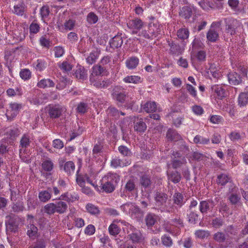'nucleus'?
Wrapping results in <instances>:
<instances>
[{
    "label": "nucleus",
    "mask_w": 248,
    "mask_h": 248,
    "mask_svg": "<svg viewBox=\"0 0 248 248\" xmlns=\"http://www.w3.org/2000/svg\"><path fill=\"white\" fill-rule=\"evenodd\" d=\"M119 180V176L117 174L108 173L104 176L100 181L99 186L98 185L99 190H97L111 193L114 190Z\"/></svg>",
    "instance_id": "nucleus-1"
},
{
    "label": "nucleus",
    "mask_w": 248,
    "mask_h": 248,
    "mask_svg": "<svg viewBox=\"0 0 248 248\" xmlns=\"http://www.w3.org/2000/svg\"><path fill=\"white\" fill-rule=\"evenodd\" d=\"M154 199L155 205L162 212L173 213L175 211L176 206L171 204L170 201L168 202V196L167 194L161 192H156L155 195Z\"/></svg>",
    "instance_id": "nucleus-2"
},
{
    "label": "nucleus",
    "mask_w": 248,
    "mask_h": 248,
    "mask_svg": "<svg viewBox=\"0 0 248 248\" xmlns=\"http://www.w3.org/2000/svg\"><path fill=\"white\" fill-rule=\"evenodd\" d=\"M112 95L114 100L121 103L125 102L130 104L134 102L133 98L128 95L124 89L120 87H115L113 89Z\"/></svg>",
    "instance_id": "nucleus-3"
},
{
    "label": "nucleus",
    "mask_w": 248,
    "mask_h": 248,
    "mask_svg": "<svg viewBox=\"0 0 248 248\" xmlns=\"http://www.w3.org/2000/svg\"><path fill=\"white\" fill-rule=\"evenodd\" d=\"M220 24V22H214L212 24L210 29L206 34V38L208 41L215 42L218 39Z\"/></svg>",
    "instance_id": "nucleus-4"
},
{
    "label": "nucleus",
    "mask_w": 248,
    "mask_h": 248,
    "mask_svg": "<svg viewBox=\"0 0 248 248\" xmlns=\"http://www.w3.org/2000/svg\"><path fill=\"white\" fill-rule=\"evenodd\" d=\"M171 226L169 228L166 227V231L173 234H176L179 232V230L181 228L184 227L183 220L180 217H177L172 219L171 220Z\"/></svg>",
    "instance_id": "nucleus-5"
},
{
    "label": "nucleus",
    "mask_w": 248,
    "mask_h": 248,
    "mask_svg": "<svg viewBox=\"0 0 248 248\" xmlns=\"http://www.w3.org/2000/svg\"><path fill=\"white\" fill-rule=\"evenodd\" d=\"M127 238L131 240L133 243H144L145 238L140 231L133 229L131 232H129Z\"/></svg>",
    "instance_id": "nucleus-6"
},
{
    "label": "nucleus",
    "mask_w": 248,
    "mask_h": 248,
    "mask_svg": "<svg viewBox=\"0 0 248 248\" xmlns=\"http://www.w3.org/2000/svg\"><path fill=\"white\" fill-rule=\"evenodd\" d=\"M128 28L132 30L133 34H137L144 26L143 22L140 18H135L130 20L127 23Z\"/></svg>",
    "instance_id": "nucleus-7"
},
{
    "label": "nucleus",
    "mask_w": 248,
    "mask_h": 248,
    "mask_svg": "<svg viewBox=\"0 0 248 248\" xmlns=\"http://www.w3.org/2000/svg\"><path fill=\"white\" fill-rule=\"evenodd\" d=\"M21 105L16 103H11L7 108L6 115L8 119L14 118L18 114Z\"/></svg>",
    "instance_id": "nucleus-8"
},
{
    "label": "nucleus",
    "mask_w": 248,
    "mask_h": 248,
    "mask_svg": "<svg viewBox=\"0 0 248 248\" xmlns=\"http://www.w3.org/2000/svg\"><path fill=\"white\" fill-rule=\"evenodd\" d=\"M76 181L77 184L80 186H83L87 183L90 184L93 186L95 189L99 190L98 188V185H95L93 183L87 175H83L78 174V171L77 174Z\"/></svg>",
    "instance_id": "nucleus-9"
},
{
    "label": "nucleus",
    "mask_w": 248,
    "mask_h": 248,
    "mask_svg": "<svg viewBox=\"0 0 248 248\" xmlns=\"http://www.w3.org/2000/svg\"><path fill=\"white\" fill-rule=\"evenodd\" d=\"M63 111L62 107L59 105H50L48 109L49 116L52 119L59 118Z\"/></svg>",
    "instance_id": "nucleus-10"
},
{
    "label": "nucleus",
    "mask_w": 248,
    "mask_h": 248,
    "mask_svg": "<svg viewBox=\"0 0 248 248\" xmlns=\"http://www.w3.org/2000/svg\"><path fill=\"white\" fill-rule=\"evenodd\" d=\"M239 25V22L236 19H232L229 20L226 22V32L231 35H234L236 33V29Z\"/></svg>",
    "instance_id": "nucleus-11"
},
{
    "label": "nucleus",
    "mask_w": 248,
    "mask_h": 248,
    "mask_svg": "<svg viewBox=\"0 0 248 248\" xmlns=\"http://www.w3.org/2000/svg\"><path fill=\"white\" fill-rule=\"evenodd\" d=\"M90 81L92 84L99 89L106 88L111 84V82L109 79L99 78H98L95 79L91 78V80Z\"/></svg>",
    "instance_id": "nucleus-12"
},
{
    "label": "nucleus",
    "mask_w": 248,
    "mask_h": 248,
    "mask_svg": "<svg viewBox=\"0 0 248 248\" xmlns=\"http://www.w3.org/2000/svg\"><path fill=\"white\" fill-rule=\"evenodd\" d=\"M214 206V202L212 200L202 201L200 203L199 209L202 214H205L212 210Z\"/></svg>",
    "instance_id": "nucleus-13"
},
{
    "label": "nucleus",
    "mask_w": 248,
    "mask_h": 248,
    "mask_svg": "<svg viewBox=\"0 0 248 248\" xmlns=\"http://www.w3.org/2000/svg\"><path fill=\"white\" fill-rule=\"evenodd\" d=\"M228 81L232 85H238L242 82V77L236 72H230L228 74Z\"/></svg>",
    "instance_id": "nucleus-14"
},
{
    "label": "nucleus",
    "mask_w": 248,
    "mask_h": 248,
    "mask_svg": "<svg viewBox=\"0 0 248 248\" xmlns=\"http://www.w3.org/2000/svg\"><path fill=\"white\" fill-rule=\"evenodd\" d=\"M106 71V67L102 66L100 64H96L94 65L92 68V73L90 76V80L91 78H98V76L101 75Z\"/></svg>",
    "instance_id": "nucleus-15"
},
{
    "label": "nucleus",
    "mask_w": 248,
    "mask_h": 248,
    "mask_svg": "<svg viewBox=\"0 0 248 248\" xmlns=\"http://www.w3.org/2000/svg\"><path fill=\"white\" fill-rule=\"evenodd\" d=\"M63 163V161L60 162L59 165L60 169H63L64 171L68 175L74 173L75 169L74 163L72 161H67L64 164Z\"/></svg>",
    "instance_id": "nucleus-16"
},
{
    "label": "nucleus",
    "mask_w": 248,
    "mask_h": 248,
    "mask_svg": "<svg viewBox=\"0 0 248 248\" xmlns=\"http://www.w3.org/2000/svg\"><path fill=\"white\" fill-rule=\"evenodd\" d=\"M51 188L48 187L47 190L39 192L38 194L39 200L43 202H48L51 198Z\"/></svg>",
    "instance_id": "nucleus-17"
},
{
    "label": "nucleus",
    "mask_w": 248,
    "mask_h": 248,
    "mask_svg": "<svg viewBox=\"0 0 248 248\" xmlns=\"http://www.w3.org/2000/svg\"><path fill=\"white\" fill-rule=\"evenodd\" d=\"M167 138L168 140L172 141H181L182 140L181 136L177 132L173 129H170L167 133Z\"/></svg>",
    "instance_id": "nucleus-18"
},
{
    "label": "nucleus",
    "mask_w": 248,
    "mask_h": 248,
    "mask_svg": "<svg viewBox=\"0 0 248 248\" xmlns=\"http://www.w3.org/2000/svg\"><path fill=\"white\" fill-rule=\"evenodd\" d=\"M232 181L231 177L227 174L221 173L217 175V183L221 186H225L227 183Z\"/></svg>",
    "instance_id": "nucleus-19"
},
{
    "label": "nucleus",
    "mask_w": 248,
    "mask_h": 248,
    "mask_svg": "<svg viewBox=\"0 0 248 248\" xmlns=\"http://www.w3.org/2000/svg\"><path fill=\"white\" fill-rule=\"evenodd\" d=\"M34 221L30 220V223L27 226V235L31 238L34 239L37 234L38 232L37 228L34 225Z\"/></svg>",
    "instance_id": "nucleus-20"
},
{
    "label": "nucleus",
    "mask_w": 248,
    "mask_h": 248,
    "mask_svg": "<svg viewBox=\"0 0 248 248\" xmlns=\"http://www.w3.org/2000/svg\"><path fill=\"white\" fill-rule=\"evenodd\" d=\"M211 89L217 94L219 99H222L226 96L225 89L220 86L215 85L212 86Z\"/></svg>",
    "instance_id": "nucleus-21"
},
{
    "label": "nucleus",
    "mask_w": 248,
    "mask_h": 248,
    "mask_svg": "<svg viewBox=\"0 0 248 248\" xmlns=\"http://www.w3.org/2000/svg\"><path fill=\"white\" fill-rule=\"evenodd\" d=\"M120 222V221L115 220L113 222L109 225L108 227V232L110 234L116 236L119 233L121 229L119 225L117 224Z\"/></svg>",
    "instance_id": "nucleus-22"
},
{
    "label": "nucleus",
    "mask_w": 248,
    "mask_h": 248,
    "mask_svg": "<svg viewBox=\"0 0 248 248\" xmlns=\"http://www.w3.org/2000/svg\"><path fill=\"white\" fill-rule=\"evenodd\" d=\"M172 200L173 204H176L178 207H181L185 203L184 195L179 192H175L173 195Z\"/></svg>",
    "instance_id": "nucleus-23"
},
{
    "label": "nucleus",
    "mask_w": 248,
    "mask_h": 248,
    "mask_svg": "<svg viewBox=\"0 0 248 248\" xmlns=\"http://www.w3.org/2000/svg\"><path fill=\"white\" fill-rule=\"evenodd\" d=\"M123 43V40L121 35H116L110 40L109 42L111 47L117 48L121 46Z\"/></svg>",
    "instance_id": "nucleus-24"
},
{
    "label": "nucleus",
    "mask_w": 248,
    "mask_h": 248,
    "mask_svg": "<svg viewBox=\"0 0 248 248\" xmlns=\"http://www.w3.org/2000/svg\"><path fill=\"white\" fill-rule=\"evenodd\" d=\"M134 130L138 132H144L147 128V126L143 119H138L137 121H135Z\"/></svg>",
    "instance_id": "nucleus-25"
},
{
    "label": "nucleus",
    "mask_w": 248,
    "mask_h": 248,
    "mask_svg": "<svg viewBox=\"0 0 248 248\" xmlns=\"http://www.w3.org/2000/svg\"><path fill=\"white\" fill-rule=\"evenodd\" d=\"M62 200L56 202L54 203L56 206V211L59 214H63L66 212L67 209V204L64 202L62 201Z\"/></svg>",
    "instance_id": "nucleus-26"
},
{
    "label": "nucleus",
    "mask_w": 248,
    "mask_h": 248,
    "mask_svg": "<svg viewBox=\"0 0 248 248\" xmlns=\"http://www.w3.org/2000/svg\"><path fill=\"white\" fill-rule=\"evenodd\" d=\"M142 108L147 113L155 112L157 107L155 102H147L144 105H141Z\"/></svg>",
    "instance_id": "nucleus-27"
},
{
    "label": "nucleus",
    "mask_w": 248,
    "mask_h": 248,
    "mask_svg": "<svg viewBox=\"0 0 248 248\" xmlns=\"http://www.w3.org/2000/svg\"><path fill=\"white\" fill-rule=\"evenodd\" d=\"M139 62V59L136 57H132L128 59L125 62L126 67L129 69H135Z\"/></svg>",
    "instance_id": "nucleus-28"
},
{
    "label": "nucleus",
    "mask_w": 248,
    "mask_h": 248,
    "mask_svg": "<svg viewBox=\"0 0 248 248\" xmlns=\"http://www.w3.org/2000/svg\"><path fill=\"white\" fill-rule=\"evenodd\" d=\"M193 141L195 144H197L207 145L210 143V140L208 137L206 138L198 135L194 137Z\"/></svg>",
    "instance_id": "nucleus-29"
},
{
    "label": "nucleus",
    "mask_w": 248,
    "mask_h": 248,
    "mask_svg": "<svg viewBox=\"0 0 248 248\" xmlns=\"http://www.w3.org/2000/svg\"><path fill=\"white\" fill-rule=\"evenodd\" d=\"M146 224L148 228L152 227L156 222L157 216L154 214H148L145 218Z\"/></svg>",
    "instance_id": "nucleus-30"
},
{
    "label": "nucleus",
    "mask_w": 248,
    "mask_h": 248,
    "mask_svg": "<svg viewBox=\"0 0 248 248\" xmlns=\"http://www.w3.org/2000/svg\"><path fill=\"white\" fill-rule=\"evenodd\" d=\"M125 83L138 84L142 82L141 78L138 76H128L123 79Z\"/></svg>",
    "instance_id": "nucleus-31"
},
{
    "label": "nucleus",
    "mask_w": 248,
    "mask_h": 248,
    "mask_svg": "<svg viewBox=\"0 0 248 248\" xmlns=\"http://www.w3.org/2000/svg\"><path fill=\"white\" fill-rule=\"evenodd\" d=\"M168 180L176 184L179 183L181 179V175L179 172L175 171L168 174Z\"/></svg>",
    "instance_id": "nucleus-32"
},
{
    "label": "nucleus",
    "mask_w": 248,
    "mask_h": 248,
    "mask_svg": "<svg viewBox=\"0 0 248 248\" xmlns=\"http://www.w3.org/2000/svg\"><path fill=\"white\" fill-rule=\"evenodd\" d=\"M128 164H129L128 161H126V160H121V159L119 158V157H115L114 158H113L111 162V166L115 168L126 166Z\"/></svg>",
    "instance_id": "nucleus-33"
},
{
    "label": "nucleus",
    "mask_w": 248,
    "mask_h": 248,
    "mask_svg": "<svg viewBox=\"0 0 248 248\" xmlns=\"http://www.w3.org/2000/svg\"><path fill=\"white\" fill-rule=\"evenodd\" d=\"M248 104V96L244 93H241L238 97V105L240 107L246 106Z\"/></svg>",
    "instance_id": "nucleus-34"
},
{
    "label": "nucleus",
    "mask_w": 248,
    "mask_h": 248,
    "mask_svg": "<svg viewBox=\"0 0 248 248\" xmlns=\"http://www.w3.org/2000/svg\"><path fill=\"white\" fill-rule=\"evenodd\" d=\"M99 55V51L97 49L91 52L86 58V62L90 64L94 63L98 59Z\"/></svg>",
    "instance_id": "nucleus-35"
},
{
    "label": "nucleus",
    "mask_w": 248,
    "mask_h": 248,
    "mask_svg": "<svg viewBox=\"0 0 248 248\" xmlns=\"http://www.w3.org/2000/svg\"><path fill=\"white\" fill-rule=\"evenodd\" d=\"M192 15L191 9L187 6L183 7L179 12V15L186 19L189 18Z\"/></svg>",
    "instance_id": "nucleus-36"
},
{
    "label": "nucleus",
    "mask_w": 248,
    "mask_h": 248,
    "mask_svg": "<svg viewBox=\"0 0 248 248\" xmlns=\"http://www.w3.org/2000/svg\"><path fill=\"white\" fill-rule=\"evenodd\" d=\"M19 130L16 128H13L7 130L5 134V136L7 139H9L11 140H14L16 137L19 135Z\"/></svg>",
    "instance_id": "nucleus-37"
},
{
    "label": "nucleus",
    "mask_w": 248,
    "mask_h": 248,
    "mask_svg": "<svg viewBox=\"0 0 248 248\" xmlns=\"http://www.w3.org/2000/svg\"><path fill=\"white\" fill-rule=\"evenodd\" d=\"M25 8L24 3L15 4L14 7L13 13L18 16H22L24 13Z\"/></svg>",
    "instance_id": "nucleus-38"
},
{
    "label": "nucleus",
    "mask_w": 248,
    "mask_h": 248,
    "mask_svg": "<svg viewBox=\"0 0 248 248\" xmlns=\"http://www.w3.org/2000/svg\"><path fill=\"white\" fill-rule=\"evenodd\" d=\"M189 34V31L186 28H181L177 31V36L181 40L187 39Z\"/></svg>",
    "instance_id": "nucleus-39"
},
{
    "label": "nucleus",
    "mask_w": 248,
    "mask_h": 248,
    "mask_svg": "<svg viewBox=\"0 0 248 248\" xmlns=\"http://www.w3.org/2000/svg\"><path fill=\"white\" fill-rule=\"evenodd\" d=\"M76 77L80 79H85L87 78V74L85 69L83 67H79L75 73Z\"/></svg>",
    "instance_id": "nucleus-40"
},
{
    "label": "nucleus",
    "mask_w": 248,
    "mask_h": 248,
    "mask_svg": "<svg viewBox=\"0 0 248 248\" xmlns=\"http://www.w3.org/2000/svg\"><path fill=\"white\" fill-rule=\"evenodd\" d=\"M30 137L28 135H24L20 141V146L22 148H26L31 143Z\"/></svg>",
    "instance_id": "nucleus-41"
},
{
    "label": "nucleus",
    "mask_w": 248,
    "mask_h": 248,
    "mask_svg": "<svg viewBox=\"0 0 248 248\" xmlns=\"http://www.w3.org/2000/svg\"><path fill=\"white\" fill-rule=\"evenodd\" d=\"M55 84L50 79H43L38 83V86L40 88H44L46 87H54Z\"/></svg>",
    "instance_id": "nucleus-42"
},
{
    "label": "nucleus",
    "mask_w": 248,
    "mask_h": 248,
    "mask_svg": "<svg viewBox=\"0 0 248 248\" xmlns=\"http://www.w3.org/2000/svg\"><path fill=\"white\" fill-rule=\"evenodd\" d=\"M55 208L54 203H49L45 205L44 211L47 214L51 215L56 212Z\"/></svg>",
    "instance_id": "nucleus-43"
},
{
    "label": "nucleus",
    "mask_w": 248,
    "mask_h": 248,
    "mask_svg": "<svg viewBox=\"0 0 248 248\" xmlns=\"http://www.w3.org/2000/svg\"><path fill=\"white\" fill-rule=\"evenodd\" d=\"M42 167L44 170L50 171L53 168L54 164L51 160L47 159L43 162Z\"/></svg>",
    "instance_id": "nucleus-44"
},
{
    "label": "nucleus",
    "mask_w": 248,
    "mask_h": 248,
    "mask_svg": "<svg viewBox=\"0 0 248 248\" xmlns=\"http://www.w3.org/2000/svg\"><path fill=\"white\" fill-rule=\"evenodd\" d=\"M170 51L173 54H181L184 51V48H182L179 45L172 43L170 45Z\"/></svg>",
    "instance_id": "nucleus-45"
},
{
    "label": "nucleus",
    "mask_w": 248,
    "mask_h": 248,
    "mask_svg": "<svg viewBox=\"0 0 248 248\" xmlns=\"http://www.w3.org/2000/svg\"><path fill=\"white\" fill-rule=\"evenodd\" d=\"M186 163V161L185 157H182L180 159L173 158L172 161V166L173 168L177 169Z\"/></svg>",
    "instance_id": "nucleus-46"
},
{
    "label": "nucleus",
    "mask_w": 248,
    "mask_h": 248,
    "mask_svg": "<svg viewBox=\"0 0 248 248\" xmlns=\"http://www.w3.org/2000/svg\"><path fill=\"white\" fill-rule=\"evenodd\" d=\"M86 209L88 212L92 215H97L99 213L98 208L92 203H88L86 206Z\"/></svg>",
    "instance_id": "nucleus-47"
},
{
    "label": "nucleus",
    "mask_w": 248,
    "mask_h": 248,
    "mask_svg": "<svg viewBox=\"0 0 248 248\" xmlns=\"http://www.w3.org/2000/svg\"><path fill=\"white\" fill-rule=\"evenodd\" d=\"M33 65L36 70L41 71L46 67V63L41 59H38L36 62L34 63Z\"/></svg>",
    "instance_id": "nucleus-48"
},
{
    "label": "nucleus",
    "mask_w": 248,
    "mask_h": 248,
    "mask_svg": "<svg viewBox=\"0 0 248 248\" xmlns=\"http://www.w3.org/2000/svg\"><path fill=\"white\" fill-rule=\"evenodd\" d=\"M129 214L131 216H139L142 215V212L139 207L135 203H132Z\"/></svg>",
    "instance_id": "nucleus-49"
},
{
    "label": "nucleus",
    "mask_w": 248,
    "mask_h": 248,
    "mask_svg": "<svg viewBox=\"0 0 248 248\" xmlns=\"http://www.w3.org/2000/svg\"><path fill=\"white\" fill-rule=\"evenodd\" d=\"M195 235L196 238L203 239L209 236V232L207 231L199 230L195 232Z\"/></svg>",
    "instance_id": "nucleus-50"
},
{
    "label": "nucleus",
    "mask_w": 248,
    "mask_h": 248,
    "mask_svg": "<svg viewBox=\"0 0 248 248\" xmlns=\"http://www.w3.org/2000/svg\"><path fill=\"white\" fill-rule=\"evenodd\" d=\"M20 77L24 80H28L31 78V73L28 69H23L20 72Z\"/></svg>",
    "instance_id": "nucleus-51"
},
{
    "label": "nucleus",
    "mask_w": 248,
    "mask_h": 248,
    "mask_svg": "<svg viewBox=\"0 0 248 248\" xmlns=\"http://www.w3.org/2000/svg\"><path fill=\"white\" fill-rule=\"evenodd\" d=\"M76 199L77 198L75 196H74L68 193L62 194L59 198V200H62L68 202H72L75 201Z\"/></svg>",
    "instance_id": "nucleus-52"
},
{
    "label": "nucleus",
    "mask_w": 248,
    "mask_h": 248,
    "mask_svg": "<svg viewBox=\"0 0 248 248\" xmlns=\"http://www.w3.org/2000/svg\"><path fill=\"white\" fill-rule=\"evenodd\" d=\"M88 109V105L87 103L84 102L79 103L77 107V112L80 114L86 113Z\"/></svg>",
    "instance_id": "nucleus-53"
},
{
    "label": "nucleus",
    "mask_w": 248,
    "mask_h": 248,
    "mask_svg": "<svg viewBox=\"0 0 248 248\" xmlns=\"http://www.w3.org/2000/svg\"><path fill=\"white\" fill-rule=\"evenodd\" d=\"M59 67L64 72H67L72 68V65L67 61H64L59 65Z\"/></svg>",
    "instance_id": "nucleus-54"
},
{
    "label": "nucleus",
    "mask_w": 248,
    "mask_h": 248,
    "mask_svg": "<svg viewBox=\"0 0 248 248\" xmlns=\"http://www.w3.org/2000/svg\"><path fill=\"white\" fill-rule=\"evenodd\" d=\"M103 147V144L100 142L95 144L93 150V155L95 156V155L101 153L102 152Z\"/></svg>",
    "instance_id": "nucleus-55"
},
{
    "label": "nucleus",
    "mask_w": 248,
    "mask_h": 248,
    "mask_svg": "<svg viewBox=\"0 0 248 248\" xmlns=\"http://www.w3.org/2000/svg\"><path fill=\"white\" fill-rule=\"evenodd\" d=\"M119 152L124 156H130L131 155V152L126 146L121 145L118 147Z\"/></svg>",
    "instance_id": "nucleus-56"
},
{
    "label": "nucleus",
    "mask_w": 248,
    "mask_h": 248,
    "mask_svg": "<svg viewBox=\"0 0 248 248\" xmlns=\"http://www.w3.org/2000/svg\"><path fill=\"white\" fill-rule=\"evenodd\" d=\"M87 20L90 24H94L98 21V17L93 13L91 12L87 16Z\"/></svg>",
    "instance_id": "nucleus-57"
},
{
    "label": "nucleus",
    "mask_w": 248,
    "mask_h": 248,
    "mask_svg": "<svg viewBox=\"0 0 248 248\" xmlns=\"http://www.w3.org/2000/svg\"><path fill=\"white\" fill-rule=\"evenodd\" d=\"M162 242L166 247H170L172 245V241L171 238L166 235L162 236L161 237Z\"/></svg>",
    "instance_id": "nucleus-58"
},
{
    "label": "nucleus",
    "mask_w": 248,
    "mask_h": 248,
    "mask_svg": "<svg viewBox=\"0 0 248 248\" xmlns=\"http://www.w3.org/2000/svg\"><path fill=\"white\" fill-rule=\"evenodd\" d=\"M107 113L109 116L118 117L119 116L120 112L114 107H110L107 109Z\"/></svg>",
    "instance_id": "nucleus-59"
},
{
    "label": "nucleus",
    "mask_w": 248,
    "mask_h": 248,
    "mask_svg": "<svg viewBox=\"0 0 248 248\" xmlns=\"http://www.w3.org/2000/svg\"><path fill=\"white\" fill-rule=\"evenodd\" d=\"M187 217L189 222L195 224L198 220V215L196 213L191 211L190 213L187 215Z\"/></svg>",
    "instance_id": "nucleus-60"
},
{
    "label": "nucleus",
    "mask_w": 248,
    "mask_h": 248,
    "mask_svg": "<svg viewBox=\"0 0 248 248\" xmlns=\"http://www.w3.org/2000/svg\"><path fill=\"white\" fill-rule=\"evenodd\" d=\"M214 239L219 243H222L225 241L226 237L225 234L221 232H217L214 234Z\"/></svg>",
    "instance_id": "nucleus-61"
},
{
    "label": "nucleus",
    "mask_w": 248,
    "mask_h": 248,
    "mask_svg": "<svg viewBox=\"0 0 248 248\" xmlns=\"http://www.w3.org/2000/svg\"><path fill=\"white\" fill-rule=\"evenodd\" d=\"M140 184L144 187H147L151 185V180L147 175H143L140 178Z\"/></svg>",
    "instance_id": "nucleus-62"
},
{
    "label": "nucleus",
    "mask_w": 248,
    "mask_h": 248,
    "mask_svg": "<svg viewBox=\"0 0 248 248\" xmlns=\"http://www.w3.org/2000/svg\"><path fill=\"white\" fill-rule=\"evenodd\" d=\"M186 89L189 93L193 97L197 98V91L195 88L189 84H186Z\"/></svg>",
    "instance_id": "nucleus-63"
},
{
    "label": "nucleus",
    "mask_w": 248,
    "mask_h": 248,
    "mask_svg": "<svg viewBox=\"0 0 248 248\" xmlns=\"http://www.w3.org/2000/svg\"><path fill=\"white\" fill-rule=\"evenodd\" d=\"M212 224L214 227L219 228L223 224V219L220 217H216L212 220Z\"/></svg>",
    "instance_id": "nucleus-64"
}]
</instances>
